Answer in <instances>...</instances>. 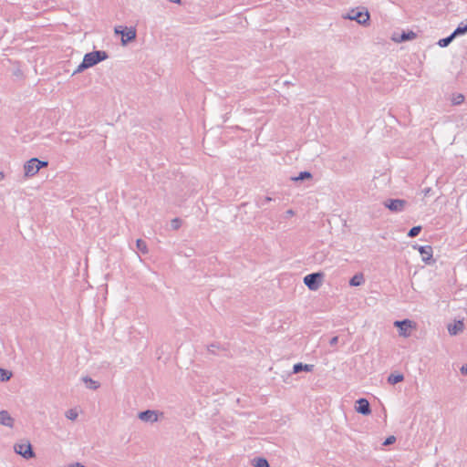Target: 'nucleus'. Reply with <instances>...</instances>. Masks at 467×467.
I'll use <instances>...</instances> for the list:
<instances>
[{
    "label": "nucleus",
    "mask_w": 467,
    "mask_h": 467,
    "mask_svg": "<svg viewBox=\"0 0 467 467\" xmlns=\"http://www.w3.org/2000/svg\"><path fill=\"white\" fill-rule=\"evenodd\" d=\"M115 34L121 35V44L123 46L127 45L129 42L134 40L137 36V32L135 27H127V26H117L115 27Z\"/></svg>",
    "instance_id": "2"
},
{
    "label": "nucleus",
    "mask_w": 467,
    "mask_h": 467,
    "mask_svg": "<svg viewBox=\"0 0 467 467\" xmlns=\"http://www.w3.org/2000/svg\"><path fill=\"white\" fill-rule=\"evenodd\" d=\"M171 228L174 229V230L179 229L180 226H181L180 219L175 218V219L171 220Z\"/></svg>",
    "instance_id": "29"
},
{
    "label": "nucleus",
    "mask_w": 467,
    "mask_h": 467,
    "mask_svg": "<svg viewBox=\"0 0 467 467\" xmlns=\"http://www.w3.org/2000/svg\"><path fill=\"white\" fill-rule=\"evenodd\" d=\"M455 38V36H453V34L451 33L450 36H448L447 37H444V38H441L439 40L438 42V45L441 47H448L451 41Z\"/></svg>",
    "instance_id": "21"
},
{
    "label": "nucleus",
    "mask_w": 467,
    "mask_h": 467,
    "mask_svg": "<svg viewBox=\"0 0 467 467\" xmlns=\"http://www.w3.org/2000/svg\"><path fill=\"white\" fill-rule=\"evenodd\" d=\"M467 32V22H462L452 32L453 36L456 37L458 36L464 35Z\"/></svg>",
    "instance_id": "19"
},
{
    "label": "nucleus",
    "mask_w": 467,
    "mask_h": 467,
    "mask_svg": "<svg viewBox=\"0 0 467 467\" xmlns=\"http://www.w3.org/2000/svg\"><path fill=\"white\" fill-rule=\"evenodd\" d=\"M14 450L16 453L21 455L23 458L26 460L35 457V452L33 451L32 445L28 441L15 444Z\"/></svg>",
    "instance_id": "4"
},
{
    "label": "nucleus",
    "mask_w": 467,
    "mask_h": 467,
    "mask_svg": "<svg viewBox=\"0 0 467 467\" xmlns=\"http://www.w3.org/2000/svg\"><path fill=\"white\" fill-rule=\"evenodd\" d=\"M463 328H464V324L461 320L455 321L453 324L448 325V331H449L450 335H451V336H455L458 333L462 332L463 330Z\"/></svg>",
    "instance_id": "13"
},
{
    "label": "nucleus",
    "mask_w": 467,
    "mask_h": 467,
    "mask_svg": "<svg viewBox=\"0 0 467 467\" xmlns=\"http://www.w3.org/2000/svg\"><path fill=\"white\" fill-rule=\"evenodd\" d=\"M414 248L418 249L424 263L431 264L433 253L432 247L431 245H420L414 246Z\"/></svg>",
    "instance_id": "10"
},
{
    "label": "nucleus",
    "mask_w": 467,
    "mask_h": 467,
    "mask_svg": "<svg viewBox=\"0 0 467 467\" xmlns=\"http://www.w3.org/2000/svg\"><path fill=\"white\" fill-rule=\"evenodd\" d=\"M461 372L462 374H467V364L466 365H463L462 368H461Z\"/></svg>",
    "instance_id": "35"
},
{
    "label": "nucleus",
    "mask_w": 467,
    "mask_h": 467,
    "mask_svg": "<svg viewBox=\"0 0 467 467\" xmlns=\"http://www.w3.org/2000/svg\"><path fill=\"white\" fill-rule=\"evenodd\" d=\"M254 467H269L268 461L264 457H255L252 460Z\"/></svg>",
    "instance_id": "17"
},
{
    "label": "nucleus",
    "mask_w": 467,
    "mask_h": 467,
    "mask_svg": "<svg viewBox=\"0 0 467 467\" xmlns=\"http://www.w3.org/2000/svg\"><path fill=\"white\" fill-rule=\"evenodd\" d=\"M11 377H12V372L11 371L0 368V380L2 382L9 380L11 379Z\"/></svg>",
    "instance_id": "22"
},
{
    "label": "nucleus",
    "mask_w": 467,
    "mask_h": 467,
    "mask_svg": "<svg viewBox=\"0 0 467 467\" xmlns=\"http://www.w3.org/2000/svg\"><path fill=\"white\" fill-rule=\"evenodd\" d=\"M345 18H348L349 20H355L359 25H366L369 20V14L368 11L366 12H360V11H354L352 10L351 13H348Z\"/></svg>",
    "instance_id": "6"
},
{
    "label": "nucleus",
    "mask_w": 467,
    "mask_h": 467,
    "mask_svg": "<svg viewBox=\"0 0 467 467\" xmlns=\"http://www.w3.org/2000/svg\"><path fill=\"white\" fill-rule=\"evenodd\" d=\"M82 380L87 384V388L90 389H97L100 386V384L98 381L93 380L91 378L88 376L83 377Z\"/></svg>",
    "instance_id": "18"
},
{
    "label": "nucleus",
    "mask_w": 467,
    "mask_h": 467,
    "mask_svg": "<svg viewBox=\"0 0 467 467\" xmlns=\"http://www.w3.org/2000/svg\"><path fill=\"white\" fill-rule=\"evenodd\" d=\"M295 214L294 211L292 209H289L285 212V216L286 217H291Z\"/></svg>",
    "instance_id": "34"
},
{
    "label": "nucleus",
    "mask_w": 467,
    "mask_h": 467,
    "mask_svg": "<svg viewBox=\"0 0 467 467\" xmlns=\"http://www.w3.org/2000/svg\"><path fill=\"white\" fill-rule=\"evenodd\" d=\"M5 178V175L2 171H0V182Z\"/></svg>",
    "instance_id": "36"
},
{
    "label": "nucleus",
    "mask_w": 467,
    "mask_h": 467,
    "mask_svg": "<svg viewBox=\"0 0 467 467\" xmlns=\"http://www.w3.org/2000/svg\"><path fill=\"white\" fill-rule=\"evenodd\" d=\"M88 68H89V67H88V65L86 64V62H85L84 60H82V62H81V63L78 66V67L74 70V72H73V74H72V75L74 76V75H77V74H78V73H81L82 71H84V70H86V69H88Z\"/></svg>",
    "instance_id": "26"
},
{
    "label": "nucleus",
    "mask_w": 467,
    "mask_h": 467,
    "mask_svg": "<svg viewBox=\"0 0 467 467\" xmlns=\"http://www.w3.org/2000/svg\"><path fill=\"white\" fill-rule=\"evenodd\" d=\"M312 174L309 171H301L298 176L293 178L294 181H304L306 179H311Z\"/></svg>",
    "instance_id": "24"
},
{
    "label": "nucleus",
    "mask_w": 467,
    "mask_h": 467,
    "mask_svg": "<svg viewBox=\"0 0 467 467\" xmlns=\"http://www.w3.org/2000/svg\"><path fill=\"white\" fill-rule=\"evenodd\" d=\"M314 366L303 363H296L293 366V372L299 373L301 371L310 372L313 370Z\"/></svg>",
    "instance_id": "15"
},
{
    "label": "nucleus",
    "mask_w": 467,
    "mask_h": 467,
    "mask_svg": "<svg viewBox=\"0 0 467 467\" xmlns=\"http://www.w3.org/2000/svg\"><path fill=\"white\" fill-rule=\"evenodd\" d=\"M323 276V273L320 272L311 273L304 277V284L308 287V289L316 291L320 287Z\"/></svg>",
    "instance_id": "3"
},
{
    "label": "nucleus",
    "mask_w": 467,
    "mask_h": 467,
    "mask_svg": "<svg viewBox=\"0 0 467 467\" xmlns=\"http://www.w3.org/2000/svg\"><path fill=\"white\" fill-rule=\"evenodd\" d=\"M173 2L176 3V4H180L181 0H173Z\"/></svg>",
    "instance_id": "37"
},
{
    "label": "nucleus",
    "mask_w": 467,
    "mask_h": 467,
    "mask_svg": "<svg viewBox=\"0 0 467 467\" xmlns=\"http://www.w3.org/2000/svg\"><path fill=\"white\" fill-rule=\"evenodd\" d=\"M394 327L399 329L400 336L409 337V329L412 327V321L410 319L397 320L394 322Z\"/></svg>",
    "instance_id": "7"
},
{
    "label": "nucleus",
    "mask_w": 467,
    "mask_h": 467,
    "mask_svg": "<svg viewBox=\"0 0 467 467\" xmlns=\"http://www.w3.org/2000/svg\"><path fill=\"white\" fill-rule=\"evenodd\" d=\"M24 170H25V174L27 177L34 176L35 174H36L39 171L36 164L31 163V160H29L28 161L26 162V164L24 166Z\"/></svg>",
    "instance_id": "14"
},
{
    "label": "nucleus",
    "mask_w": 467,
    "mask_h": 467,
    "mask_svg": "<svg viewBox=\"0 0 467 467\" xmlns=\"http://www.w3.org/2000/svg\"><path fill=\"white\" fill-rule=\"evenodd\" d=\"M109 57L108 53L103 50H95L89 53H87L83 60L86 62L88 67H91L101 61L106 60Z\"/></svg>",
    "instance_id": "1"
},
{
    "label": "nucleus",
    "mask_w": 467,
    "mask_h": 467,
    "mask_svg": "<svg viewBox=\"0 0 467 467\" xmlns=\"http://www.w3.org/2000/svg\"><path fill=\"white\" fill-rule=\"evenodd\" d=\"M136 247L137 249L142 253L143 254H148V246H147V244L145 241H143L142 239H138L136 241Z\"/></svg>",
    "instance_id": "20"
},
{
    "label": "nucleus",
    "mask_w": 467,
    "mask_h": 467,
    "mask_svg": "<svg viewBox=\"0 0 467 467\" xmlns=\"http://www.w3.org/2000/svg\"><path fill=\"white\" fill-rule=\"evenodd\" d=\"M384 206L393 213H400L405 210L408 202L403 199H388L383 202Z\"/></svg>",
    "instance_id": "5"
},
{
    "label": "nucleus",
    "mask_w": 467,
    "mask_h": 467,
    "mask_svg": "<svg viewBox=\"0 0 467 467\" xmlns=\"http://www.w3.org/2000/svg\"><path fill=\"white\" fill-rule=\"evenodd\" d=\"M78 414L77 412V410L71 409V410H68L67 412H66V417L68 419V420H75L77 418H78Z\"/></svg>",
    "instance_id": "28"
},
{
    "label": "nucleus",
    "mask_w": 467,
    "mask_h": 467,
    "mask_svg": "<svg viewBox=\"0 0 467 467\" xmlns=\"http://www.w3.org/2000/svg\"><path fill=\"white\" fill-rule=\"evenodd\" d=\"M421 231V226H413L408 233V236L410 238L416 237Z\"/></svg>",
    "instance_id": "25"
},
{
    "label": "nucleus",
    "mask_w": 467,
    "mask_h": 467,
    "mask_svg": "<svg viewBox=\"0 0 467 467\" xmlns=\"http://www.w3.org/2000/svg\"><path fill=\"white\" fill-rule=\"evenodd\" d=\"M417 34L411 30L403 31L401 33H394L392 36V40L396 43H401L409 40H412L416 38Z\"/></svg>",
    "instance_id": "8"
},
{
    "label": "nucleus",
    "mask_w": 467,
    "mask_h": 467,
    "mask_svg": "<svg viewBox=\"0 0 467 467\" xmlns=\"http://www.w3.org/2000/svg\"><path fill=\"white\" fill-rule=\"evenodd\" d=\"M271 201H272V198H271V197L266 196V197H265V198H264V200L262 201L261 205H265V203H267V202H271Z\"/></svg>",
    "instance_id": "33"
},
{
    "label": "nucleus",
    "mask_w": 467,
    "mask_h": 467,
    "mask_svg": "<svg viewBox=\"0 0 467 467\" xmlns=\"http://www.w3.org/2000/svg\"><path fill=\"white\" fill-rule=\"evenodd\" d=\"M31 163L32 164H36L38 170H40L41 168L43 167H46L47 166V161H39L38 159L36 158H32L31 159Z\"/></svg>",
    "instance_id": "27"
},
{
    "label": "nucleus",
    "mask_w": 467,
    "mask_h": 467,
    "mask_svg": "<svg viewBox=\"0 0 467 467\" xmlns=\"http://www.w3.org/2000/svg\"><path fill=\"white\" fill-rule=\"evenodd\" d=\"M403 379H404V377L402 374H397V375L391 374L388 378V381L390 384H397L399 382H401Z\"/></svg>",
    "instance_id": "23"
},
{
    "label": "nucleus",
    "mask_w": 467,
    "mask_h": 467,
    "mask_svg": "<svg viewBox=\"0 0 467 467\" xmlns=\"http://www.w3.org/2000/svg\"><path fill=\"white\" fill-rule=\"evenodd\" d=\"M357 405L355 407L356 410L365 416H368L371 413L370 404L368 400L365 398H360L357 400Z\"/></svg>",
    "instance_id": "9"
},
{
    "label": "nucleus",
    "mask_w": 467,
    "mask_h": 467,
    "mask_svg": "<svg viewBox=\"0 0 467 467\" xmlns=\"http://www.w3.org/2000/svg\"><path fill=\"white\" fill-rule=\"evenodd\" d=\"M139 419L144 422L154 423L158 421V413L156 410H147L140 411L138 415Z\"/></svg>",
    "instance_id": "11"
},
{
    "label": "nucleus",
    "mask_w": 467,
    "mask_h": 467,
    "mask_svg": "<svg viewBox=\"0 0 467 467\" xmlns=\"http://www.w3.org/2000/svg\"><path fill=\"white\" fill-rule=\"evenodd\" d=\"M15 423L14 418L7 410H0V424L9 428H13Z\"/></svg>",
    "instance_id": "12"
},
{
    "label": "nucleus",
    "mask_w": 467,
    "mask_h": 467,
    "mask_svg": "<svg viewBox=\"0 0 467 467\" xmlns=\"http://www.w3.org/2000/svg\"><path fill=\"white\" fill-rule=\"evenodd\" d=\"M365 282V278L363 274L358 273L354 275L349 280V285L351 286H358L361 285Z\"/></svg>",
    "instance_id": "16"
},
{
    "label": "nucleus",
    "mask_w": 467,
    "mask_h": 467,
    "mask_svg": "<svg viewBox=\"0 0 467 467\" xmlns=\"http://www.w3.org/2000/svg\"><path fill=\"white\" fill-rule=\"evenodd\" d=\"M463 100H464V97H463V95L459 94V95L457 96V98L454 99V104H455V105H459V104H461L462 102H463Z\"/></svg>",
    "instance_id": "31"
},
{
    "label": "nucleus",
    "mask_w": 467,
    "mask_h": 467,
    "mask_svg": "<svg viewBox=\"0 0 467 467\" xmlns=\"http://www.w3.org/2000/svg\"><path fill=\"white\" fill-rule=\"evenodd\" d=\"M395 441H396V438L394 436H389L385 440V441L383 442V445H385V446L390 445V444L394 443Z\"/></svg>",
    "instance_id": "30"
},
{
    "label": "nucleus",
    "mask_w": 467,
    "mask_h": 467,
    "mask_svg": "<svg viewBox=\"0 0 467 467\" xmlns=\"http://www.w3.org/2000/svg\"><path fill=\"white\" fill-rule=\"evenodd\" d=\"M338 342V337H333L330 340H329V344L330 346H335L337 343Z\"/></svg>",
    "instance_id": "32"
}]
</instances>
